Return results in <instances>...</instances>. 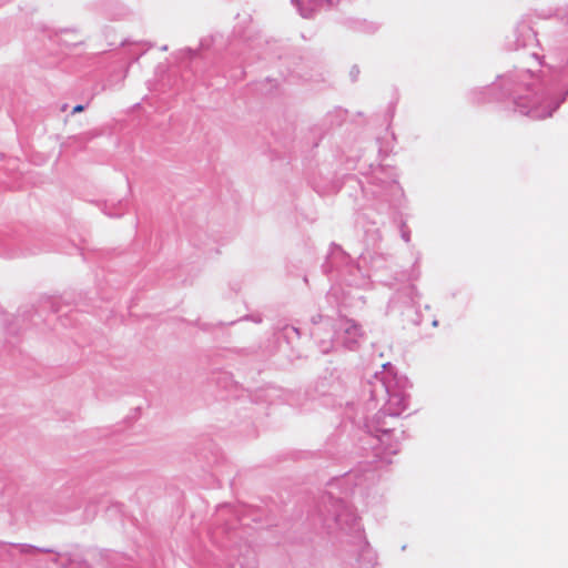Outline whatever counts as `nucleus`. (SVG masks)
Segmentation results:
<instances>
[{"label":"nucleus","mask_w":568,"mask_h":568,"mask_svg":"<svg viewBox=\"0 0 568 568\" xmlns=\"http://www.w3.org/2000/svg\"><path fill=\"white\" fill-rule=\"evenodd\" d=\"M83 110H84V106H83V105H81V104H78V105H75V106L73 108V111H72V112H73V113H80V112H82Z\"/></svg>","instance_id":"1"}]
</instances>
